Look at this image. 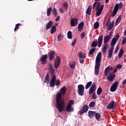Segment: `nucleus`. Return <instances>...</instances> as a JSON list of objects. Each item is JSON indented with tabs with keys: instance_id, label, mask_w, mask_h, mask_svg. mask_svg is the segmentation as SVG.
Wrapping results in <instances>:
<instances>
[{
	"instance_id": "nucleus-1",
	"label": "nucleus",
	"mask_w": 126,
	"mask_h": 126,
	"mask_svg": "<svg viewBox=\"0 0 126 126\" xmlns=\"http://www.w3.org/2000/svg\"><path fill=\"white\" fill-rule=\"evenodd\" d=\"M61 92H59L57 95L56 107L58 109L59 112L62 113V112L63 111V110H64V107H65L64 100L62 99V94L63 95H64L65 94V92H66V87L64 86H63L61 89Z\"/></svg>"
},
{
	"instance_id": "nucleus-2",
	"label": "nucleus",
	"mask_w": 126,
	"mask_h": 126,
	"mask_svg": "<svg viewBox=\"0 0 126 126\" xmlns=\"http://www.w3.org/2000/svg\"><path fill=\"white\" fill-rule=\"evenodd\" d=\"M119 38H120V35L119 34H117L115 38H113L112 42L111 43V46L112 47L108 51V57L109 59H111L112 56H113V52L114 51V46L116 45V43L118 40H119Z\"/></svg>"
},
{
	"instance_id": "nucleus-3",
	"label": "nucleus",
	"mask_w": 126,
	"mask_h": 126,
	"mask_svg": "<svg viewBox=\"0 0 126 126\" xmlns=\"http://www.w3.org/2000/svg\"><path fill=\"white\" fill-rule=\"evenodd\" d=\"M102 57V54L101 52H99L95 60V70L94 74L95 75H98L99 74V68L100 67V63H101V58Z\"/></svg>"
},
{
	"instance_id": "nucleus-4",
	"label": "nucleus",
	"mask_w": 126,
	"mask_h": 126,
	"mask_svg": "<svg viewBox=\"0 0 126 126\" xmlns=\"http://www.w3.org/2000/svg\"><path fill=\"white\" fill-rule=\"evenodd\" d=\"M95 7V10L96 11V16H100L104 8V5H101V3L99 2H94L93 6V9H94Z\"/></svg>"
},
{
	"instance_id": "nucleus-5",
	"label": "nucleus",
	"mask_w": 126,
	"mask_h": 126,
	"mask_svg": "<svg viewBox=\"0 0 126 126\" xmlns=\"http://www.w3.org/2000/svg\"><path fill=\"white\" fill-rule=\"evenodd\" d=\"M73 104H74V100H70L68 102L66 106V112L67 113H71V112H73L74 111V109L72 106Z\"/></svg>"
},
{
	"instance_id": "nucleus-6",
	"label": "nucleus",
	"mask_w": 126,
	"mask_h": 126,
	"mask_svg": "<svg viewBox=\"0 0 126 126\" xmlns=\"http://www.w3.org/2000/svg\"><path fill=\"white\" fill-rule=\"evenodd\" d=\"M122 7H123V3L120 2L119 3H116L114 7L113 12L111 14V16H115V15L117 14V12H118V11L119 10V9H122Z\"/></svg>"
},
{
	"instance_id": "nucleus-7",
	"label": "nucleus",
	"mask_w": 126,
	"mask_h": 126,
	"mask_svg": "<svg viewBox=\"0 0 126 126\" xmlns=\"http://www.w3.org/2000/svg\"><path fill=\"white\" fill-rule=\"evenodd\" d=\"M78 94L80 96L84 95V86L83 85H79L78 86Z\"/></svg>"
},
{
	"instance_id": "nucleus-8",
	"label": "nucleus",
	"mask_w": 126,
	"mask_h": 126,
	"mask_svg": "<svg viewBox=\"0 0 126 126\" xmlns=\"http://www.w3.org/2000/svg\"><path fill=\"white\" fill-rule=\"evenodd\" d=\"M107 109L108 110H115L116 108V104H115V101H112L111 102L109 103V104L106 107Z\"/></svg>"
},
{
	"instance_id": "nucleus-9",
	"label": "nucleus",
	"mask_w": 126,
	"mask_h": 126,
	"mask_svg": "<svg viewBox=\"0 0 126 126\" xmlns=\"http://www.w3.org/2000/svg\"><path fill=\"white\" fill-rule=\"evenodd\" d=\"M61 63V59L60 57L58 56L55 60L54 67L55 68H58L60 66V64Z\"/></svg>"
},
{
	"instance_id": "nucleus-10",
	"label": "nucleus",
	"mask_w": 126,
	"mask_h": 126,
	"mask_svg": "<svg viewBox=\"0 0 126 126\" xmlns=\"http://www.w3.org/2000/svg\"><path fill=\"white\" fill-rule=\"evenodd\" d=\"M118 85H119V83L118 82H115L111 87L110 91L111 92H115L117 89L118 88Z\"/></svg>"
},
{
	"instance_id": "nucleus-11",
	"label": "nucleus",
	"mask_w": 126,
	"mask_h": 126,
	"mask_svg": "<svg viewBox=\"0 0 126 126\" xmlns=\"http://www.w3.org/2000/svg\"><path fill=\"white\" fill-rule=\"evenodd\" d=\"M89 109V107L88 105H84L83 107L82 110H81L79 112L80 115H82V114H84V113H86L88 111Z\"/></svg>"
},
{
	"instance_id": "nucleus-12",
	"label": "nucleus",
	"mask_w": 126,
	"mask_h": 126,
	"mask_svg": "<svg viewBox=\"0 0 126 126\" xmlns=\"http://www.w3.org/2000/svg\"><path fill=\"white\" fill-rule=\"evenodd\" d=\"M70 24L72 27H74L75 26H76V25L78 24V20L76 18L72 19L71 20Z\"/></svg>"
},
{
	"instance_id": "nucleus-13",
	"label": "nucleus",
	"mask_w": 126,
	"mask_h": 126,
	"mask_svg": "<svg viewBox=\"0 0 126 126\" xmlns=\"http://www.w3.org/2000/svg\"><path fill=\"white\" fill-rule=\"evenodd\" d=\"M94 91H96V85L95 83H93L90 88L89 94H92Z\"/></svg>"
},
{
	"instance_id": "nucleus-14",
	"label": "nucleus",
	"mask_w": 126,
	"mask_h": 126,
	"mask_svg": "<svg viewBox=\"0 0 126 126\" xmlns=\"http://www.w3.org/2000/svg\"><path fill=\"white\" fill-rule=\"evenodd\" d=\"M48 58V55H44L40 59V61L42 62V64H45L47 63V59Z\"/></svg>"
},
{
	"instance_id": "nucleus-15",
	"label": "nucleus",
	"mask_w": 126,
	"mask_h": 126,
	"mask_svg": "<svg viewBox=\"0 0 126 126\" xmlns=\"http://www.w3.org/2000/svg\"><path fill=\"white\" fill-rule=\"evenodd\" d=\"M113 67H110V66H108L106 68L104 72V74L105 76H107V75L109 74V73L111 72V71L113 70Z\"/></svg>"
},
{
	"instance_id": "nucleus-16",
	"label": "nucleus",
	"mask_w": 126,
	"mask_h": 126,
	"mask_svg": "<svg viewBox=\"0 0 126 126\" xmlns=\"http://www.w3.org/2000/svg\"><path fill=\"white\" fill-rule=\"evenodd\" d=\"M56 82V76H53L50 83V86L51 87H55V83Z\"/></svg>"
},
{
	"instance_id": "nucleus-17",
	"label": "nucleus",
	"mask_w": 126,
	"mask_h": 126,
	"mask_svg": "<svg viewBox=\"0 0 126 126\" xmlns=\"http://www.w3.org/2000/svg\"><path fill=\"white\" fill-rule=\"evenodd\" d=\"M103 41V35H101L98 37V47L100 48L102 45V42Z\"/></svg>"
},
{
	"instance_id": "nucleus-18",
	"label": "nucleus",
	"mask_w": 126,
	"mask_h": 126,
	"mask_svg": "<svg viewBox=\"0 0 126 126\" xmlns=\"http://www.w3.org/2000/svg\"><path fill=\"white\" fill-rule=\"evenodd\" d=\"M107 79L108 81H111V82H113V81H114V79H115V74H109L107 77Z\"/></svg>"
},
{
	"instance_id": "nucleus-19",
	"label": "nucleus",
	"mask_w": 126,
	"mask_h": 126,
	"mask_svg": "<svg viewBox=\"0 0 126 126\" xmlns=\"http://www.w3.org/2000/svg\"><path fill=\"white\" fill-rule=\"evenodd\" d=\"M49 57L50 61H53L54 60L55 57V52L54 51H51L49 53Z\"/></svg>"
},
{
	"instance_id": "nucleus-20",
	"label": "nucleus",
	"mask_w": 126,
	"mask_h": 126,
	"mask_svg": "<svg viewBox=\"0 0 126 126\" xmlns=\"http://www.w3.org/2000/svg\"><path fill=\"white\" fill-rule=\"evenodd\" d=\"M107 30H109V31H111V30H112V28H113V26H114V22H113L112 23L108 22V23L107 24Z\"/></svg>"
},
{
	"instance_id": "nucleus-21",
	"label": "nucleus",
	"mask_w": 126,
	"mask_h": 126,
	"mask_svg": "<svg viewBox=\"0 0 126 126\" xmlns=\"http://www.w3.org/2000/svg\"><path fill=\"white\" fill-rule=\"evenodd\" d=\"M78 55L81 60H84L86 58V55L84 53L79 52Z\"/></svg>"
},
{
	"instance_id": "nucleus-22",
	"label": "nucleus",
	"mask_w": 126,
	"mask_h": 126,
	"mask_svg": "<svg viewBox=\"0 0 126 126\" xmlns=\"http://www.w3.org/2000/svg\"><path fill=\"white\" fill-rule=\"evenodd\" d=\"M96 115V113L94 111H89L88 116L90 119H92Z\"/></svg>"
},
{
	"instance_id": "nucleus-23",
	"label": "nucleus",
	"mask_w": 126,
	"mask_h": 126,
	"mask_svg": "<svg viewBox=\"0 0 126 126\" xmlns=\"http://www.w3.org/2000/svg\"><path fill=\"white\" fill-rule=\"evenodd\" d=\"M83 26H84V22H81L78 25V31L81 32L83 30Z\"/></svg>"
},
{
	"instance_id": "nucleus-24",
	"label": "nucleus",
	"mask_w": 126,
	"mask_h": 126,
	"mask_svg": "<svg viewBox=\"0 0 126 126\" xmlns=\"http://www.w3.org/2000/svg\"><path fill=\"white\" fill-rule=\"evenodd\" d=\"M52 25H53V22L51 21H49L46 26V30H49L51 27H52Z\"/></svg>"
},
{
	"instance_id": "nucleus-25",
	"label": "nucleus",
	"mask_w": 126,
	"mask_h": 126,
	"mask_svg": "<svg viewBox=\"0 0 126 126\" xmlns=\"http://www.w3.org/2000/svg\"><path fill=\"white\" fill-rule=\"evenodd\" d=\"M92 9V7L89 5L87 9L86 13L88 15H91V10Z\"/></svg>"
},
{
	"instance_id": "nucleus-26",
	"label": "nucleus",
	"mask_w": 126,
	"mask_h": 126,
	"mask_svg": "<svg viewBox=\"0 0 126 126\" xmlns=\"http://www.w3.org/2000/svg\"><path fill=\"white\" fill-rule=\"evenodd\" d=\"M49 68L51 72V75H54V74L55 73V69H54V67H53V65L50 64Z\"/></svg>"
},
{
	"instance_id": "nucleus-27",
	"label": "nucleus",
	"mask_w": 126,
	"mask_h": 126,
	"mask_svg": "<svg viewBox=\"0 0 126 126\" xmlns=\"http://www.w3.org/2000/svg\"><path fill=\"white\" fill-rule=\"evenodd\" d=\"M75 62H71L69 63V65L70 68L73 69L75 67Z\"/></svg>"
},
{
	"instance_id": "nucleus-28",
	"label": "nucleus",
	"mask_w": 126,
	"mask_h": 126,
	"mask_svg": "<svg viewBox=\"0 0 126 126\" xmlns=\"http://www.w3.org/2000/svg\"><path fill=\"white\" fill-rule=\"evenodd\" d=\"M110 39H111V36L109 35H107L104 38V44H107L108 42L110 41Z\"/></svg>"
},
{
	"instance_id": "nucleus-29",
	"label": "nucleus",
	"mask_w": 126,
	"mask_h": 126,
	"mask_svg": "<svg viewBox=\"0 0 126 126\" xmlns=\"http://www.w3.org/2000/svg\"><path fill=\"white\" fill-rule=\"evenodd\" d=\"M108 43H104L103 48L102 49V52L103 53H106V51L108 50Z\"/></svg>"
},
{
	"instance_id": "nucleus-30",
	"label": "nucleus",
	"mask_w": 126,
	"mask_h": 126,
	"mask_svg": "<svg viewBox=\"0 0 126 126\" xmlns=\"http://www.w3.org/2000/svg\"><path fill=\"white\" fill-rule=\"evenodd\" d=\"M123 55H124V50L123 49H121L118 55V57L119 58H122Z\"/></svg>"
},
{
	"instance_id": "nucleus-31",
	"label": "nucleus",
	"mask_w": 126,
	"mask_h": 126,
	"mask_svg": "<svg viewBox=\"0 0 126 126\" xmlns=\"http://www.w3.org/2000/svg\"><path fill=\"white\" fill-rule=\"evenodd\" d=\"M67 35L68 39H72V34L71 33V32L68 31Z\"/></svg>"
},
{
	"instance_id": "nucleus-32",
	"label": "nucleus",
	"mask_w": 126,
	"mask_h": 126,
	"mask_svg": "<svg viewBox=\"0 0 126 126\" xmlns=\"http://www.w3.org/2000/svg\"><path fill=\"white\" fill-rule=\"evenodd\" d=\"M63 39V36L62 34H59L58 36V41L60 42L62 41Z\"/></svg>"
},
{
	"instance_id": "nucleus-33",
	"label": "nucleus",
	"mask_w": 126,
	"mask_h": 126,
	"mask_svg": "<svg viewBox=\"0 0 126 126\" xmlns=\"http://www.w3.org/2000/svg\"><path fill=\"white\" fill-rule=\"evenodd\" d=\"M56 30H57V28L55 26H53L51 28V34H54L56 32Z\"/></svg>"
},
{
	"instance_id": "nucleus-34",
	"label": "nucleus",
	"mask_w": 126,
	"mask_h": 126,
	"mask_svg": "<svg viewBox=\"0 0 126 126\" xmlns=\"http://www.w3.org/2000/svg\"><path fill=\"white\" fill-rule=\"evenodd\" d=\"M95 52V49H92L89 53V56L91 57V55L93 54Z\"/></svg>"
},
{
	"instance_id": "nucleus-35",
	"label": "nucleus",
	"mask_w": 126,
	"mask_h": 126,
	"mask_svg": "<svg viewBox=\"0 0 126 126\" xmlns=\"http://www.w3.org/2000/svg\"><path fill=\"white\" fill-rule=\"evenodd\" d=\"M51 11H52V7H49L47 9V14L48 16H50Z\"/></svg>"
},
{
	"instance_id": "nucleus-36",
	"label": "nucleus",
	"mask_w": 126,
	"mask_h": 126,
	"mask_svg": "<svg viewBox=\"0 0 126 126\" xmlns=\"http://www.w3.org/2000/svg\"><path fill=\"white\" fill-rule=\"evenodd\" d=\"M92 84V82H89L87 85H86V89H88L91 86V85Z\"/></svg>"
},
{
	"instance_id": "nucleus-37",
	"label": "nucleus",
	"mask_w": 126,
	"mask_h": 126,
	"mask_svg": "<svg viewBox=\"0 0 126 126\" xmlns=\"http://www.w3.org/2000/svg\"><path fill=\"white\" fill-rule=\"evenodd\" d=\"M95 102L94 101H92L90 102V104H89V107H90L91 108H93V107H95Z\"/></svg>"
},
{
	"instance_id": "nucleus-38",
	"label": "nucleus",
	"mask_w": 126,
	"mask_h": 126,
	"mask_svg": "<svg viewBox=\"0 0 126 126\" xmlns=\"http://www.w3.org/2000/svg\"><path fill=\"white\" fill-rule=\"evenodd\" d=\"M52 13L55 15V16L57 17L58 15V13L57 12V9L54 8L52 10Z\"/></svg>"
},
{
	"instance_id": "nucleus-39",
	"label": "nucleus",
	"mask_w": 126,
	"mask_h": 126,
	"mask_svg": "<svg viewBox=\"0 0 126 126\" xmlns=\"http://www.w3.org/2000/svg\"><path fill=\"white\" fill-rule=\"evenodd\" d=\"M94 28L95 29H98L99 28V22H95L94 24Z\"/></svg>"
},
{
	"instance_id": "nucleus-40",
	"label": "nucleus",
	"mask_w": 126,
	"mask_h": 126,
	"mask_svg": "<svg viewBox=\"0 0 126 126\" xmlns=\"http://www.w3.org/2000/svg\"><path fill=\"white\" fill-rule=\"evenodd\" d=\"M101 93H102V88L99 87L97 90V95H100Z\"/></svg>"
},
{
	"instance_id": "nucleus-41",
	"label": "nucleus",
	"mask_w": 126,
	"mask_h": 126,
	"mask_svg": "<svg viewBox=\"0 0 126 126\" xmlns=\"http://www.w3.org/2000/svg\"><path fill=\"white\" fill-rule=\"evenodd\" d=\"M95 119L97 120H99L100 118V114L99 113L95 114Z\"/></svg>"
},
{
	"instance_id": "nucleus-42",
	"label": "nucleus",
	"mask_w": 126,
	"mask_h": 126,
	"mask_svg": "<svg viewBox=\"0 0 126 126\" xmlns=\"http://www.w3.org/2000/svg\"><path fill=\"white\" fill-rule=\"evenodd\" d=\"M97 43L96 41H94L92 43V47H97Z\"/></svg>"
},
{
	"instance_id": "nucleus-43",
	"label": "nucleus",
	"mask_w": 126,
	"mask_h": 126,
	"mask_svg": "<svg viewBox=\"0 0 126 126\" xmlns=\"http://www.w3.org/2000/svg\"><path fill=\"white\" fill-rule=\"evenodd\" d=\"M61 84V81L60 80H58L55 82V85L56 86H58V85H60Z\"/></svg>"
},
{
	"instance_id": "nucleus-44",
	"label": "nucleus",
	"mask_w": 126,
	"mask_h": 126,
	"mask_svg": "<svg viewBox=\"0 0 126 126\" xmlns=\"http://www.w3.org/2000/svg\"><path fill=\"white\" fill-rule=\"evenodd\" d=\"M49 79V76L48 75H46L45 78V81H44V83H46V82H47V83H49V81H48V80Z\"/></svg>"
},
{
	"instance_id": "nucleus-45",
	"label": "nucleus",
	"mask_w": 126,
	"mask_h": 126,
	"mask_svg": "<svg viewBox=\"0 0 126 126\" xmlns=\"http://www.w3.org/2000/svg\"><path fill=\"white\" fill-rule=\"evenodd\" d=\"M20 26V24H17L14 29V31H17V30H18V27H19Z\"/></svg>"
},
{
	"instance_id": "nucleus-46",
	"label": "nucleus",
	"mask_w": 126,
	"mask_h": 126,
	"mask_svg": "<svg viewBox=\"0 0 126 126\" xmlns=\"http://www.w3.org/2000/svg\"><path fill=\"white\" fill-rule=\"evenodd\" d=\"M76 43V39H74V41L71 43V46L73 47L75 45V44Z\"/></svg>"
},
{
	"instance_id": "nucleus-47",
	"label": "nucleus",
	"mask_w": 126,
	"mask_h": 126,
	"mask_svg": "<svg viewBox=\"0 0 126 126\" xmlns=\"http://www.w3.org/2000/svg\"><path fill=\"white\" fill-rule=\"evenodd\" d=\"M84 37H85V33L83 32V33H82L81 34V38L82 39H83V38H84Z\"/></svg>"
},
{
	"instance_id": "nucleus-48",
	"label": "nucleus",
	"mask_w": 126,
	"mask_h": 126,
	"mask_svg": "<svg viewBox=\"0 0 126 126\" xmlns=\"http://www.w3.org/2000/svg\"><path fill=\"white\" fill-rule=\"evenodd\" d=\"M63 7H64L66 9H67V3H63Z\"/></svg>"
},
{
	"instance_id": "nucleus-49",
	"label": "nucleus",
	"mask_w": 126,
	"mask_h": 126,
	"mask_svg": "<svg viewBox=\"0 0 126 126\" xmlns=\"http://www.w3.org/2000/svg\"><path fill=\"white\" fill-rule=\"evenodd\" d=\"M121 21V17H119L116 20V23H119Z\"/></svg>"
},
{
	"instance_id": "nucleus-50",
	"label": "nucleus",
	"mask_w": 126,
	"mask_h": 126,
	"mask_svg": "<svg viewBox=\"0 0 126 126\" xmlns=\"http://www.w3.org/2000/svg\"><path fill=\"white\" fill-rule=\"evenodd\" d=\"M118 51H119V47L117 46L115 50V53L117 54V53H118Z\"/></svg>"
},
{
	"instance_id": "nucleus-51",
	"label": "nucleus",
	"mask_w": 126,
	"mask_h": 126,
	"mask_svg": "<svg viewBox=\"0 0 126 126\" xmlns=\"http://www.w3.org/2000/svg\"><path fill=\"white\" fill-rule=\"evenodd\" d=\"M123 66L121 64H118L117 65V68L120 69L121 67H122Z\"/></svg>"
},
{
	"instance_id": "nucleus-52",
	"label": "nucleus",
	"mask_w": 126,
	"mask_h": 126,
	"mask_svg": "<svg viewBox=\"0 0 126 126\" xmlns=\"http://www.w3.org/2000/svg\"><path fill=\"white\" fill-rule=\"evenodd\" d=\"M93 97L94 99H97V96H96V94H94L93 95Z\"/></svg>"
},
{
	"instance_id": "nucleus-53",
	"label": "nucleus",
	"mask_w": 126,
	"mask_h": 126,
	"mask_svg": "<svg viewBox=\"0 0 126 126\" xmlns=\"http://www.w3.org/2000/svg\"><path fill=\"white\" fill-rule=\"evenodd\" d=\"M60 21V16H58L56 19V22H58V21Z\"/></svg>"
},
{
	"instance_id": "nucleus-54",
	"label": "nucleus",
	"mask_w": 126,
	"mask_h": 126,
	"mask_svg": "<svg viewBox=\"0 0 126 126\" xmlns=\"http://www.w3.org/2000/svg\"><path fill=\"white\" fill-rule=\"evenodd\" d=\"M59 11H60V13H63V9L62 8H60L59 9Z\"/></svg>"
},
{
	"instance_id": "nucleus-55",
	"label": "nucleus",
	"mask_w": 126,
	"mask_h": 126,
	"mask_svg": "<svg viewBox=\"0 0 126 126\" xmlns=\"http://www.w3.org/2000/svg\"><path fill=\"white\" fill-rule=\"evenodd\" d=\"M80 63H84V60H83V59L80 60Z\"/></svg>"
},
{
	"instance_id": "nucleus-56",
	"label": "nucleus",
	"mask_w": 126,
	"mask_h": 126,
	"mask_svg": "<svg viewBox=\"0 0 126 126\" xmlns=\"http://www.w3.org/2000/svg\"><path fill=\"white\" fill-rule=\"evenodd\" d=\"M117 71H118V68H115L114 70L113 71V73H115V72H117Z\"/></svg>"
},
{
	"instance_id": "nucleus-57",
	"label": "nucleus",
	"mask_w": 126,
	"mask_h": 126,
	"mask_svg": "<svg viewBox=\"0 0 126 126\" xmlns=\"http://www.w3.org/2000/svg\"><path fill=\"white\" fill-rule=\"evenodd\" d=\"M126 79H125L124 81H123V82H122V84L125 85V84H126Z\"/></svg>"
},
{
	"instance_id": "nucleus-58",
	"label": "nucleus",
	"mask_w": 126,
	"mask_h": 126,
	"mask_svg": "<svg viewBox=\"0 0 126 126\" xmlns=\"http://www.w3.org/2000/svg\"><path fill=\"white\" fill-rule=\"evenodd\" d=\"M112 35H113V32H111L109 36H110V37H111V36H112Z\"/></svg>"
},
{
	"instance_id": "nucleus-59",
	"label": "nucleus",
	"mask_w": 126,
	"mask_h": 126,
	"mask_svg": "<svg viewBox=\"0 0 126 126\" xmlns=\"http://www.w3.org/2000/svg\"><path fill=\"white\" fill-rule=\"evenodd\" d=\"M109 0H105V3H108V2H109Z\"/></svg>"
},
{
	"instance_id": "nucleus-60",
	"label": "nucleus",
	"mask_w": 126,
	"mask_h": 126,
	"mask_svg": "<svg viewBox=\"0 0 126 126\" xmlns=\"http://www.w3.org/2000/svg\"><path fill=\"white\" fill-rule=\"evenodd\" d=\"M100 0H95V1H99Z\"/></svg>"
}]
</instances>
